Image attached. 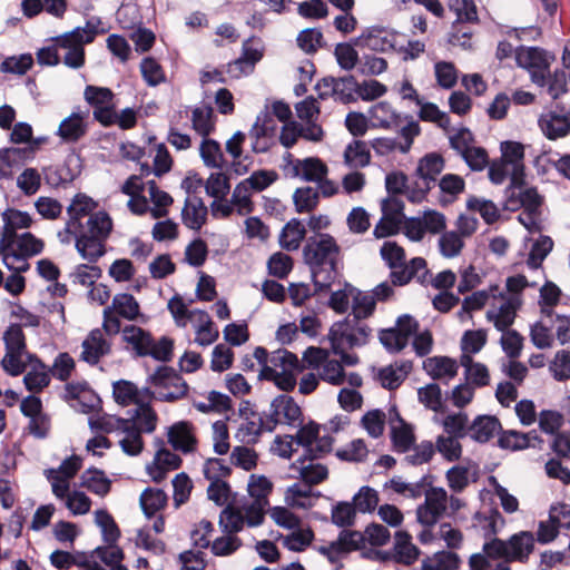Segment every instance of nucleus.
<instances>
[{
  "label": "nucleus",
  "instance_id": "obj_1",
  "mask_svg": "<svg viewBox=\"0 0 570 570\" xmlns=\"http://www.w3.org/2000/svg\"><path fill=\"white\" fill-rule=\"evenodd\" d=\"M304 263L308 266L315 292L328 289L340 275L342 250L327 233L309 236L303 247Z\"/></svg>",
  "mask_w": 570,
  "mask_h": 570
},
{
  "label": "nucleus",
  "instance_id": "obj_2",
  "mask_svg": "<svg viewBox=\"0 0 570 570\" xmlns=\"http://www.w3.org/2000/svg\"><path fill=\"white\" fill-rule=\"evenodd\" d=\"M121 193L129 196L127 206L135 215L149 213L153 218L166 217L173 205V197L160 189L155 180L144 181L141 176L131 175L121 185Z\"/></svg>",
  "mask_w": 570,
  "mask_h": 570
},
{
  "label": "nucleus",
  "instance_id": "obj_3",
  "mask_svg": "<svg viewBox=\"0 0 570 570\" xmlns=\"http://www.w3.org/2000/svg\"><path fill=\"white\" fill-rule=\"evenodd\" d=\"M254 357L262 366L259 377L272 381L279 390L288 392L296 385V372L301 371L297 356L287 350L268 353L264 347H256Z\"/></svg>",
  "mask_w": 570,
  "mask_h": 570
},
{
  "label": "nucleus",
  "instance_id": "obj_4",
  "mask_svg": "<svg viewBox=\"0 0 570 570\" xmlns=\"http://www.w3.org/2000/svg\"><path fill=\"white\" fill-rule=\"evenodd\" d=\"M121 337L138 357L150 356L159 362H168L173 357L174 342L167 336L155 340L150 332L137 325H126Z\"/></svg>",
  "mask_w": 570,
  "mask_h": 570
},
{
  "label": "nucleus",
  "instance_id": "obj_5",
  "mask_svg": "<svg viewBox=\"0 0 570 570\" xmlns=\"http://www.w3.org/2000/svg\"><path fill=\"white\" fill-rule=\"evenodd\" d=\"M535 538L530 531H520L503 540L492 538L484 542V550L500 560L527 563L534 551Z\"/></svg>",
  "mask_w": 570,
  "mask_h": 570
},
{
  "label": "nucleus",
  "instance_id": "obj_6",
  "mask_svg": "<svg viewBox=\"0 0 570 570\" xmlns=\"http://www.w3.org/2000/svg\"><path fill=\"white\" fill-rule=\"evenodd\" d=\"M371 332L365 323L348 316L335 322L327 336L333 352L342 353L367 344Z\"/></svg>",
  "mask_w": 570,
  "mask_h": 570
},
{
  "label": "nucleus",
  "instance_id": "obj_7",
  "mask_svg": "<svg viewBox=\"0 0 570 570\" xmlns=\"http://www.w3.org/2000/svg\"><path fill=\"white\" fill-rule=\"evenodd\" d=\"M96 31L92 28H75L52 39L59 49L65 51L61 61L71 69H79L85 65V46L95 40Z\"/></svg>",
  "mask_w": 570,
  "mask_h": 570
},
{
  "label": "nucleus",
  "instance_id": "obj_8",
  "mask_svg": "<svg viewBox=\"0 0 570 570\" xmlns=\"http://www.w3.org/2000/svg\"><path fill=\"white\" fill-rule=\"evenodd\" d=\"M148 382L154 386L153 399L163 402H175L187 393V384L171 367L160 366L149 376Z\"/></svg>",
  "mask_w": 570,
  "mask_h": 570
},
{
  "label": "nucleus",
  "instance_id": "obj_9",
  "mask_svg": "<svg viewBox=\"0 0 570 570\" xmlns=\"http://www.w3.org/2000/svg\"><path fill=\"white\" fill-rule=\"evenodd\" d=\"M520 306L519 296L508 295L499 288L490 302L485 318L493 324L497 331H505L514 323Z\"/></svg>",
  "mask_w": 570,
  "mask_h": 570
},
{
  "label": "nucleus",
  "instance_id": "obj_10",
  "mask_svg": "<svg viewBox=\"0 0 570 570\" xmlns=\"http://www.w3.org/2000/svg\"><path fill=\"white\" fill-rule=\"evenodd\" d=\"M444 169V159L441 155L431 153L420 159L416 168L419 180L416 189L409 194L412 202H421L436 180V176Z\"/></svg>",
  "mask_w": 570,
  "mask_h": 570
},
{
  "label": "nucleus",
  "instance_id": "obj_11",
  "mask_svg": "<svg viewBox=\"0 0 570 570\" xmlns=\"http://www.w3.org/2000/svg\"><path fill=\"white\" fill-rule=\"evenodd\" d=\"M448 513V492L441 487H431L424 492V502L416 508V520L425 525H434Z\"/></svg>",
  "mask_w": 570,
  "mask_h": 570
},
{
  "label": "nucleus",
  "instance_id": "obj_12",
  "mask_svg": "<svg viewBox=\"0 0 570 570\" xmlns=\"http://www.w3.org/2000/svg\"><path fill=\"white\" fill-rule=\"evenodd\" d=\"M276 131L277 124L269 111L259 112L248 132L253 153L263 154L268 151L275 145Z\"/></svg>",
  "mask_w": 570,
  "mask_h": 570
},
{
  "label": "nucleus",
  "instance_id": "obj_13",
  "mask_svg": "<svg viewBox=\"0 0 570 570\" xmlns=\"http://www.w3.org/2000/svg\"><path fill=\"white\" fill-rule=\"evenodd\" d=\"M81 466V458L71 455L63 460L59 468L45 470V476L49 481L56 498L65 497L66 491H69L70 480L76 476Z\"/></svg>",
  "mask_w": 570,
  "mask_h": 570
},
{
  "label": "nucleus",
  "instance_id": "obj_14",
  "mask_svg": "<svg viewBox=\"0 0 570 570\" xmlns=\"http://www.w3.org/2000/svg\"><path fill=\"white\" fill-rule=\"evenodd\" d=\"M417 328L416 320L410 315H403L397 318L394 327L381 331L380 341L389 351L399 352L407 345Z\"/></svg>",
  "mask_w": 570,
  "mask_h": 570
},
{
  "label": "nucleus",
  "instance_id": "obj_15",
  "mask_svg": "<svg viewBox=\"0 0 570 570\" xmlns=\"http://www.w3.org/2000/svg\"><path fill=\"white\" fill-rule=\"evenodd\" d=\"M302 411L292 396L278 395L271 403V413L266 431H273L276 424L297 425L302 423Z\"/></svg>",
  "mask_w": 570,
  "mask_h": 570
},
{
  "label": "nucleus",
  "instance_id": "obj_16",
  "mask_svg": "<svg viewBox=\"0 0 570 570\" xmlns=\"http://www.w3.org/2000/svg\"><path fill=\"white\" fill-rule=\"evenodd\" d=\"M80 360L94 366L111 353V342L104 336L100 328L91 330L81 343Z\"/></svg>",
  "mask_w": 570,
  "mask_h": 570
},
{
  "label": "nucleus",
  "instance_id": "obj_17",
  "mask_svg": "<svg viewBox=\"0 0 570 570\" xmlns=\"http://www.w3.org/2000/svg\"><path fill=\"white\" fill-rule=\"evenodd\" d=\"M538 125L548 139L563 138L570 134V111L548 110L539 117Z\"/></svg>",
  "mask_w": 570,
  "mask_h": 570
},
{
  "label": "nucleus",
  "instance_id": "obj_18",
  "mask_svg": "<svg viewBox=\"0 0 570 570\" xmlns=\"http://www.w3.org/2000/svg\"><path fill=\"white\" fill-rule=\"evenodd\" d=\"M37 147H11L0 150V179L12 177L13 170L33 159Z\"/></svg>",
  "mask_w": 570,
  "mask_h": 570
},
{
  "label": "nucleus",
  "instance_id": "obj_19",
  "mask_svg": "<svg viewBox=\"0 0 570 570\" xmlns=\"http://www.w3.org/2000/svg\"><path fill=\"white\" fill-rule=\"evenodd\" d=\"M112 394L115 401L127 406L130 404L139 405L153 400V392L149 387L139 390L136 384L130 381L120 380L112 385Z\"/></svg>",
  "mask_w": 570,
  "mask_h": 570
},
{
  "label": "nucleus",
  "instance_id": "obj_20",
  "mask_svg": "<svg viewBox=\"0 0 570 570\" xmlns=\"http://www.w3.org/2000/svg\"><path fill=\"white\" fill-rule=\"evenodd\" d=\"M354 45L362 49L385 52L394 48V36L383 28L373 27L358 36Z\"/></svg>",
  "mask_w": 570,
  "mask_h": 570
},
{
  "label": "nucleus",
  "instance_id": "obj_21",
  "mask_svg": "<svg viewBox=\"0 0 570 570\" xmlns=\"http://www.w3.org/2000/svg\"><path fill=\"white\" fill-rule=\"evenodd\" d=\"M399 268L391 272V281L394 285H405L411 279L416 278L424 283L428 275L426 262L422 257H414L409 263L402 262Z\"/></svg>",
  "mask_w": 570,
  "mask_h": 570
},
{
  "label": "nucleus",
  "instance_id": "obj_22",
  "mask_svg": "<svg viewBox=\"0 0 570 570\" xmlns=\"http://www.w3.org/2000/svg\"><path fill=\"white\" fill-rule=\"evenodd\" d=\"M29 370L24 374L23 383L28 391L39 393L50 384L49 367L37 356L29 354Z\"/></svg>",
  "mask_w": 570,
  "mask_h": 570
},
{
  "label": "nucleus",
  "instance_id": "obj_23",
  "mask_svg": "<svg viewBox=\"0 0 570 570\" xmlns=\"http://www.w3.org/2000/svg\"><path fill=\"white\" fill-rule=\"evenodd\" d=\"M87 111L77 110L65 118L57 130V135L65 142H76L87 132Z\"/></svg>",
  "mask_w": 570,
  "mask_h": 570
},
{
  "label": "nucleus",
  "instance_id": "obj_24",
  "mask_svg": "<svg viewBox=\"0 0 570 570\" xmlns=\"http://www.w3.org/2000/svg\"><path fill=\"white\" fill-rule=\"evenodd\" d=\"M181 459L168 449L157 451L154 463L147 468V472L154 482H161L169 471L180 466Z\"/></svg>",
  "mask_w": 570,
  "mask_h": 570
},
{
  "label": "nucleus",
  "instance_id": "obj_25",
  "mask_svg": "<svg viewBox=\"0 0 570 570\" xmlns=\"http://www.w3.org/2000/svg\"><path fill=\"white\" fill-rule=\"evenodd\" d=\"M168 442L177 451L183 453L194 452L197 440L194 434L193 425L188 422L175 423L168 431Z\"/></svg>",
  "mask_w": 570,
  "mask_h": 570
},
{
  "label": "nucleus",
  "instance_id": "obj_26",
  "mask_svg": "<svg viewBox=\"0 0 570 570\" xmlns=\"http://www.w3.org/2000/svg\"><path fill=\"white\" fill-rule=\"evenodd\" d=\"M183 223L189 229L198 230L207 218V207L198 196H187L181 210Z\"/></svg>",
  "mask_w": 570,
  "mask_h": 570
},
{
  "label": "nucleus",
  "instance_id": "obj_27",
  "mask_svg": "<svg viewBox=\"0 0 570 570\" xmlns=\"http://www.w3.org/2000/svg\"><path fill=\"white\" fill-rule=\"evenodd\" d=\"M370 121L373 127L384 129L399 128L402 125V118L392 106L386 101H380L368 110Z\"/></svg>",
  "mask_w": 570,
  "mask_h": 570
},
{
  "label": "nucleus",
  "instance_id": "obj_28",
  "mask_svg": "<svg viewBox=\"0 0 570 570\" xmlns=\"http://www.w3.org/2000/svg\"><path fill=\"white\" fill-rule=\"evenodd\" d=\"M3 227L0 240H7L19 235L18 229L28 228L32 225V218L27 212L7 209L2 213Z\"/></svg>",
  "mask_w": 570,
  "mask_h": 570
},
{
  "label": "nucleus",
  "instance_id": "obj_29",
  "mask_svg": "<svg viewBox=\"0 0 570 570\" xmlns=\"http://www.w3.org/2000/svg\"><path fill=\"white\" fill-rule=\"evenodd\" d=\"M293 175L307 181H322L327 175L326 165L318 158L295 159Z\"/></svg>",
  "mask_w": 570,
  "mask_h": 570
},
{
  "label": "nucleus",
  "instance_id": "obj_30",
  "mask_svg": "<svg viewBox=\"0 0 570 570\" xmlns=\"http://www.w3.org/2000/svg\"><path fill=\"white\" fill-rule=\"evenodd\" d=\"M501 430V423L495 416L479 415L469 424L468 434L476 442H488Z\"/></svg>",
  "mask_w": 570,
  "mask_h": 570
},
{
  "label": "nucleus",
  "instance_id": "obj_31",
  "mask_svg": "<svg viewBox=\"0 0 570 570\" xmlns=\"http://www.w3.org/2000/svg\"><path fill=\"white\" fill-rule=\"evenodd\" d=\"M105 242L101 238L81 232L76 237V249L83 259L89 263H96L106 253Z\"/></svg>",
  "mask_w": 570,
  "mask_h": 570
},
{
  "label": "nucleus",
  "instance_id": "obj_32",
  "mask_svg": "<svg viewBox=\"0 0 570 570\" xmlns=\"http://www.w3.org/2000/svg\"><path fill=\"white\" fill-rule=\"evenodd\" d=\"M425 372L434 380H451L458 374V364L448 356H433L424 361Z\"/></svg>",
  "mask_w": 570,
  "mask_h": 570
},
{
  "label": "nucleus",
  "instance_id": "obj_33",
  "mask_svg": "<svg viewBox=\"0 0 570 570\" xmlns=\"http://www.w3.org/2000/svg\"><path fill=\"white\" fill-rule=\"evenodd\" d=\"M191 128L203 138L209 137L216 127L214 109L208 105L197 106L191 109Z\"/></svg>",
  "mask_w": 570,
  "mask_h": 570
},
{
  "label": "nucleus",
  "instance_id": "obj_34",
  "mask_svg": "<svg viewBox=\"0 0 570 570\" xmlns=\"http://www.w3.org/2000/svg\"><path fill=\"white\" fill-rule=\"evenodd\" d=\"M411 370L410 361L395 362L380 370L379 380L383 387L394 390L401 385Z\"/></svg>",
  "mask_w": 570,
  "mask_h": 570
},
{
  "label": "nucleus",
  "instance_id": "obj_35",
  "mask_svg": "<svg viewBox=\"0 0 570 570\" xmlns=\"http://www.w3.org/2000/svg\"><path fill=\"white\" fill-rule=\"evenodd\" d=\"M473 528L480 530L485 539L497 538L504 520L498 510L480 511L473 515Z\"/></svg>",
  "mask_w": 570,
  "mask_h": 570
},
{
  "label": "nucleus",
  "instance_id": "obj_36",
  "mask_svg": "<svg viewBox=\"0 0 570 570\" xmlns=\"http://www.w3.org/2000/svg\"><path fill=\"white\" fill-rule=\"evenodd\" d=\"M195 316H197V320L191 324L195 327V342L200 346L213 344L218 338L219 332L209 314L204 311L203 313H195Z\"/></svg>",
  "mask_w": 570,
  "mask_h": 570
},
{
  "label": "nucleus",
  "instance_id": "obj_37",
  "mask_svg": "<svg viewBox=\"0 0 570 570\" xmlns=\"http://www.w3.org/2000/svg\"><path fill=\"white\" fill-rule=\"evenodd\" d=\"M344 164L352 168H364L371 163V153L367 144L363 140L351 141L344 150Z\"/></svg>",
  "mask_w": 570,
  "mask_h": 570
},
{
  "label": "nucleus",
  "instance_id": "obj_38",
  "mask_svg": "<svg viewBox=\"0 0 570 570\" xmlns=\"http://www.w3.org/2000/svg\"><path fill=\"white\" fill-rule=\"evenodd\" d=\"M440 197L442 206H446L456 200L459 195L464 191V179L455 174H446L439 181Z\"/></svg>",
  "mask_w": 570,
  "mask_h": 570
},
{
  "label": "nucleus",
  "instance_id": "obj_39",
  "mask_svg": "<svg viewBox=\"0 0 570 570\" xmlns=\"http://www.w3.org/2000/svg\"><path fill=\"white\" fill-rule=\"evenodd\" d=\"M299 471V476L305 484L312 487L322 483L328 476V469L318 462H314V459L304 458L297 460L295 466Z\"/></svg>",
  "mask_w": 570,
  "mask_h": 570
},
{
  "label": "nucleus",
  "instance_id": "obj_40",
  "mask_svg": "<svg viewBox=\"0 0 570 570\" xmlns=\"http://www.w3.org/2000/svg\"><path fill=\"white\" fill-rule=\"evenodd\" d=\"M98 204L91 197L86 194H76L70 204L67 207V215L70 222H73L78 226L82 227L81 219L88 215L94 214L92 212L97 208Z\"/></svg>",
  "mask_w": 570,
  "mask_h": 570
},
{
  "label": "nucleus",
  "instance_id": "obj_41",
  "mask_svg": "<svg viewBox=\"0 0 570 570\" xmlns=\"http://www.w3.org/2000/svg\"><path fill=\"white\" fill-rule=\"evenodd\" d=\"M199 155L205 166L209 168L223 169L227 165L220 144L209 137L203 138Z\"/></svg>",
  "mask_w": 570,
  "mask_h": 570
},
{
  "label": "nucleus",
  "instance_id": "obj_42",
  "mask_svg": "<svg viewBox=\"0 0 570 570\" xmlns=\"http://www.w3.org/2000/svg\"><path fill=\"white\" fill-rule=\"evenodd\" d=\"M167 308L171 314L175 324L178 327H186L189 323L193 324L197 320L195 313H203V309H189L188 305L184 302L179 294L174 295L167 304Z\"/></svg>",
  "mask_w": 570,
  "mask_h": 570
},
{
  "label": "nucleus",
  "instance_id": "obj_43",
  "mask_svg": "<svg viewBox=\"0 0 570 570\" xmlns=\"http://www.w3.org/2000/svg\"><path fill=\"white\" fill-rule=\"evenodd\" d=\"M81 487L101 498L106 497L111 489V481L104 471L88 469L81 474Z\"/></svg>",
  "mask_w": 570,
  "mask_h": 570
},
{
  "label": "nucleus",
  "instance_id": "obj_44",
  "mask_svg": "<svg viewBox=\"0 0 570 570\" xmlns=\"http://www.w3.org/2000/svg\"><path fill=\"white\" fill-rule=\"evenodd\" d=\"M108 307L127 321H135L140 314L139 303L128 293L116 294Z\"/></svg>",
  "mask_w": 570,
  "mask_h": 570
},
{
  "label": "nucleus",
  "instance_id": "obj_45",
  "mask_svg": "<svg viewBox=\"0 0 570 570\" xmlns=\"http://www.w3.org/2000/svg\"><path fill=\"white\" fill-rule=\"evenodd\" d=\"M9 246H13L14 250L20 252L22 255L29 257L39 255L45 247L42 239L36 237L30 232H23L19 235L7 239Z\"/></svg>",
  "mask_w": 570,
  "mask_h": 570
},
{
  "label": "nucleus",
  "instance_id": "obj_46",
  "mask_svg": "<svg viewBox=\"0 0 570 570\" xmlns=\"http://www.w3.org/2000/svg\"><path fill=\"white\" fill-rule=\"evenodd\" d=\"M512 197L517 196L518 202L510 199L509 208L514 209V204L522 207V209L528 210H540L542 205V197L539 195L535 188L533 187H522V185L513 186V190L511 194Z\"/></svg>",
  "mask_w": 570,
  "mask_h": 570
},
{
  "label": "nucleus",
  "instance_id": "obj_47",
  "mask_svg": "<svg viewBox=\"0 0 570 570\" xmlns=\"http://www.w3.org/2000/svg\"><path fill=\"white\" fill-rule=\"evenodd\" d=\"M305 235V226L299 220L292 219L282 229L279 245L286 250H295L299 247Z\"/></svg>",
  "mask_w": 570,
  "mask_h": 570
},
{
  "label": "nucleus",
  "instance_id": "obj_48",
  "mask_svg": "<svg viewBox=\"0 0 570 570\" xmlns=\"http://www.w3.org/2000/svg\"><path fill=\"white\" fill-rule=\"evenodd\" d=\"M112 230V219L106 212H96L87 220L86 229L81 232L107 240Z\"/></svg>",
  "mask_w": 570,
  "mask_h": 570
},
{
  "label": "nucleus",
  "instance_id": "obj_49",
  "mask_svg": "<svg viewBox=\"0 0 570 570\" xmlns=\"http://www.w3.org/2000/svg\"><path fill=\"white\" fill-rule=\"evenodd\" d=\"M534 82L543 86H548V92L553 99L559 98L567 91V75L564 71H554L552 75H549L546 80L544 70H540L539 72L533 73Z\"/></svg>",
  "mask_w": 570,
  "mask_h": 570
},
{
  "label": "nucleus",
  "instance_id": "obj_50",
  "mask_svg": "<svg viewBox=\"0 0 570 570\" xmlns=\"http://www.w3.org/2000/svg\"><path fill=\"white\" fill-rule=\"evenodd\" d=\"M246 520L243 511L238 508L227 505L219 514V527L223 533H230L236 535L244 529Z\"/></svg>",
  "mask_w": 570,
  "mask_h": 570
},
{
  "label": "nucleus",
  "instance_id": "obj_51",
  "mask_svg": "<svg viewBox=\"0 0 570 570\" xmlns=\"http://www.w3.org/2000/svg\"><path fill=\"white\" fill-rule=\"evenodd\" d=\"M391 438L394 449L402 453L409 451L415 440L411 425L406 424L401 417H397L396 424H391Z\"/></svg>",
  "mask_w": 570,
  "mask_h": 570
},
{
  "label": "nucleus",
  "instance_id": "obj_52",
  "mask_svg": "<svg viewBox=\"0 0 570 570\" xmlns=\"http://www.w3.org/2000/svg\"><path fill=\"white\" fill-rule=\"evenodd\" d=\"M267 424H269L268 420L264 422L259 415L253 413L250 417H246L240 423L236 436L242 442L254 443L262 432L266 430Z\"/></svg>",
  "mask_w": 570,
  "mask_h": 570
},
{
  "label": "nucleus",
  "instance_id": "obj_53",
  "mask_svg": "<svg viewBox=\"0 0 570 570\" xmlns=\"http://www.w3.org/2000/svg\"><path fill=\"white\" fill-rule=\"evenodd\" d=\"M394 551L399 562L411 564L419 557V549L411 542V535L405 531L395 533Z\"/></svg>",
  "mask_w": 570,
  "mask_h": 570
},
{
  "label": "nucleus",
  "instance_id": "obj_54",
  "mask_svg": "<svg viewBox=\"0 0 570 570\" xmlns=\"http://www.w3.org/2000/svg\"><path fill=\"white\" fill-rule=\"evenodd\" d=\"M193 405L202 413H225L232 409V401L226 394L210 391L206 401H194Z\"/></svg>",
  "mask_w": 570,
  "mask_h": 570
},
{
  "label": "nucleus",
  "instance_id": "obj_55",
  "mask_svg": "<svg viewBox=\"0 0 570 570\" xmlns=\"http://www.w3.org/2000/svg\"><path fill=\"white\" fill-rule=\"evenodd\" d=\"M285 501L289 507L308 509L313 507L312 489L307 484L295 483L286 490Z\"/></svg>",
  "mask_w": 570,
  "mask_h": 570
},
{
  "label": "nucleus",
  "instance_id": "obj_56",
  "mask_svg": "<svg viewBox=\"0 0 570 570\" xmlns=\"http://www.w3.org/2000/svg\"><path fill=\"white\" fill-rule=\"evenodd\" d=\"M120 433L122 434L119 440L121 450L130 456L140 454L144 449V441L134 420H131V425L128 429H122Z\"/></svg>",
  "mask_w": 570,
  "mask_h": 570
},
{
  "label": "nucleus",
  "instance_id": "obj_57",
  "mask_svg": "<svg viewBox=\"0 0 570 570\" xmlns=\"http://www.w3.org/2000/svg\"><path fill=\"white\" fill-rule=\"evenodd\" d=\"M454 435L441 434L435 440V451H438L444 460L448 462H454L460 460L462 455V444L460 440Z\"/></svg>",
  "mask_w": 570,
  "mask_h": 570
},
{
  "label": "nucleus",
  "instance_id": "obj_58",
  "mask_svg": "<svg viewBox=\"0 0 570 570\" xmlns=\"http://www.w3.org/2000/svg\"><path fill=\"white\" fill-rule=\"evenodd\" d=\"M139 501L144 513L150 518L166 505L167 495L160 489L148 488L141 493Z\"/></svg>",
  "mask_w": 570,
  "mask_h": 570
},
{
  "label": "nucleus",
  "instance_id": "obj_59",
  "mask_svg": "<svg viewBox=\"0 0 570 570\" xmlns=\"http://www.w3.org/2000/svg\"><path fill=\"white\" fill-rule=\"evenodd\" d=\"M73 515L87 514L91 509V499L82 491H66L65 497L58 498Z\"/></svg>",
  "mask_w": 570,
  "mask_h": 570
},
{
  "label": "nucleus",
  "instance_id": "obj_60",
  "mask_svg": "<svg viewBox=\"0 0 570 570\" xmlns=\"http://www.w3.org/2000/svg\"><path fill=\"white\" fill-rule=\"evenodd\" d=\"M376 301L374 295L371 293H364L355 288V293L352 301V318H356L360 322L371 316L375 309Z\"/></svg>",
  "mask_w": 570,
  "mask_h": 570
},
{
  "label": "nucleus",
  "instance_id": "obj_61",
  "mask_svg": "<svg viewBox=\"0 0 570 570\" xmlns=\"http://www.w3.org/2000/svg\"><path fill=\"white\" fill-rule=\"evenodd\" d=\"M0 254L2 255L3 264L16 273L28 271V257L20 252L14 250L13 246H9L8 242L0 240Z\"/></svg>",
  "mask_w": 570,
  "mask_h": 570
},
{
  "label": "nucleus",
  "instance_id": "obj_62",
  "mask_svg": "<svg viewBox=\"0 0 570 570\" xmlns=\"http://www.w3.org/2000/svg\"><path fill=\"white\" fill-rule=\"evenodd\" d=\"M140 73L145 82L156 87L166 81V75L161 65L153 57H146L140 62Z\"/></svg>",
  "mask_w": 570,
  "mask_h": 570
},
{
  "label": "nucleus",
  "instance_id": "obj_63",
  "mask_svg": "<svg viewBox=\"0 0 570 570\" xmlns=\"http://www.w3.org/2000/svg\"><path fill=\"white\" fill-rule=\"evenodd\" d=\"M445 435L465 438L469 432V417L465 413H452L444 416L441 421Z\"/></svg>",
  "mask_w": 570,
  "mask_h": 570
},
{
  "label": "nucleus",
  "instance_id": "obj_64",
  "mask_svg": "<svg viewBox=\"0 0 570 570\" xmlns=\"http://www.w3.org/2000/svg\"><path fill=\"white\" fill-rule=\"evenodd\" d=\"M438 243L441 255L446 258L459 256L464 247V238L454 230L442 233Z\"/></svg>",
  "mask_w": 570,
  "mask_h": 570
}]
</instances>
